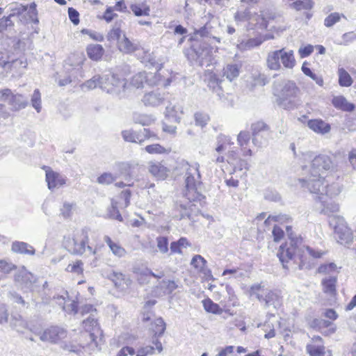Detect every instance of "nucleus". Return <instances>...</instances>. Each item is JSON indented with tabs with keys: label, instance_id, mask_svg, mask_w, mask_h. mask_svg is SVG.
I'll return each mask as SVG.
<instances>
[{
	"label": "nucleus",
	"instance_id": "obj_54",
	"mask_svg": "<svg viewBox=\"0 0 356 356\" xmlns=\"http://www.w3.org/2000/svg\"><path fill=\"white\" fill-rule=\"evenodd\" d=\"M110 279L113 282L117 287L121 286L123 283L126 282L124 275L122 273L113 272L110 275Z\"/></svg>",
	"mask_w": 356,
	"mask_h": 356
},
{
	"label": "nucleus",
	"instance_id": "obj_9",
	"mask_svg": "<svg viewBox=\"0 0 356 356\" xmlns=\"http://www.w3.org/2000/svg\"><path fill=\"white\" fill-rule=\"evenodd\" d=\"M102 78V85H100V88L107 93L118 95L125 90L127 86L125 79L115 74H106Z\"/></svg>",
	"mask_w": 356,
	"mask_h": 356
},
{
	"label": "nucleus",
	"instance_id": "obj_35",
	"mask_svg": "<svg viewBox=\"0 0 356 356\" xmlns=\"http://www.w3.org/2000/svg\"><path fill=\"white\" fill-rule=\"evenodd\" d=\"M131 11L136 16H148L149 15V7L144 3L132 4L130 7Z\"/></svg>",
	"mask_w": 356,
	"mask_h": 356
},
{
	"label": "nucleus",
	"instance_id": "obj_44",
	"mask_svg": "<svg viewBox=\"0 0 356 356\" xmlns=\"http://www.w3.org/2000/svg\"><path fill=\"white\" fill-rule=\"evenodd\" d=\"M195 124L201 127H204L210 120L208 114L202 112H197L194 115Z\"/></svg>",
	"mask_w": 356,
	"mask_h": 356
},
{
	"label": "nucleus",
	"instance_id": "obj_3",
	"mask_svg": "<svg viewBox=\"0 0 356 356\" xmlns=\"http://www.w3.org/2000/svg\"><path fill=\"white\" fill-rule=\"evenodd\" d=\"M337 164L332 156L321 154L311 161L310 168L305 178L300 179L302 187L312 194L323 193L325 175L337 170Z\"/></svg>",
	"mask_w": 356,
	"mask_h": 356
},
{
	"label": "nucleus",
	"instance_id": "obj_13",
	"mask_svg": "<svg viewBox=\"0 0 356 356\" xmlns=\"http://www.w3.org/2000/svg\"><path fill=\"white\" fill-rule=\"evenodd\" d=\"M168 99V93L156 89L144 95L143 102L145 106H159Z\"/></svg>",
	"mask_w": 356,
	"mask_h": 356
},
{
	"label": "nucleus",
	"instance_id": "obj_30",
	"mask_svg": "<svg viewBox=\"0 0 356 356\" xmlns=\"http://www.w3.org/2000/svg\"><path fill=\"white\" fill-rule=\"evenodd\" d=\"M122 136L125 141L142 144L143 138L142 134L136 132L133 130H125L122 132Z\"/></svg>",
	"mask_w": 356,
	"mask_h": 356
},
{
	"label": "nucleus",
	"instance_id": "obj_5",
	"mask_svg": "<svg viewBox=\"0 0 356 356\" xmlns=\"http://www.w3.org/2000/svg\"><path fill=\"white\" fill-rule=\"evenodd\" d=\"M186 172V190L184 196L190 202H200L204 198L201 193V175L199 170L200 165H188Z\"/></svg>",
	"mask_w": 356,
	"mask_h": 356
},
{
	"label": "nucleus",
	"instance_id": "obj_53",
	"mask_svg": "<svg viewBox=\"0 0 356 356\" xmlns=\"http://www.w3.org/2000/svg\"><path fill=\"white\" fill-rule=\"evenodd\" d=\"M161 286L165 289V292L168 294L172 293L178 287L173 280H162Z\"/></svg>",
	"mask_w": 356,
	"mask_h": 356
},
{
	"label": "nucleus",
	"instance_id": "obj_45",
	"mask_svg": "<svg viewBox=\"0 0 356 356\" xmlns=\"http://www.w3.org/2000/svg\"><path fill=\"white\" fill-rule=\"evenodd\" d=\"M31 105L36 110L38 113H40L42 108L41 106V94L38 89H35L31 96Z\"/></svg>",
	"mask_w": 356,
	"mask_h": 356
},
{
	"label": "nucleus",
	"instance_id": "obj_49",
	"mask_svg": "<svg viewBox=\"0 0 356 356\" xmlns=\"http://www.w3.org/2000/svg\"><path fill=\"white\" fill-rule=\"evenodd\" d=\"M83 262L80 260H77L74 263L70 264L66 268L67 272L74 273L76 274H81L83 273Z\"/></svg>",
	"mask_w": 356,
	"mask_h": 356
},
{
	"label": "nucleus",
	"instance_id": "obj_60",
	"mask_svg": "<svg viewBox=\"0 0 356 356\" xmlns=\"http://www.w3.org/2000/svg\"><path fill=\"white\" fill-rule=\"evenodd\" d=\"M82 33L88 35L90 38L95 41L102 42L104 39V35L97 31H91L89 29H83Z\"/></svg>",
	"mask_w": 356,
	"mask_h": 356
},
{
	"label": "nucleus",
	"instance_id": "obj_46",
	"mask_svg": "<svg viewBox=\"0 0 356 356\" xmlns=\"http://www.w3.org/2000/svg\"><path fill=\"white\" fill-rule=\"evenodd\" d=\"M302 71L305 75L311 77L314 81H315L318 86H322L323 85V78L314 74L309 67L305 65V63L302 66Z\"/></svg>",
	"mask_w": 356,
	"mask_h": 356
},
{
	"label": "nucleus",
	"instance_id": "obj_51",
	"mask_svg": "<svg viewBox=\"0 0 356 356\" xmlns=\"http://www.w3.org/2000/svg\"><path fill=\"white\" fill-rule=\"evenodd\" d=\"M108 215L109 218L122 221L123 218L117 207V204L112 202L111 207L108 210Z\"/></svg>",
	"mask_w": 356,
	"mask_h": 356
},
{
	"label": "nucleus",
	"instance_id": "obj_61",
	"mask_svg": "<svg viewBox=\"0 0 356 356\" xmlns=\"http://www.w3.org/2000/svg\"><path fill=\"white\" fill-rule=\"evenodd\" d=\"M67 298L69 300V296L67 291L64 293V295H58L54 296V299L56 300V304L59 305L63 310L66 305L65 303L67 302Z\"/></svg>",
	"mask_w": 356,
	"mask_h": 356
},
{
	"label": "nucleus",
	"instance_id": "obj_32",
	"mask_svg": "<svg viewBox=\"0 0 356 356\" xmlns=\"http://www.w3.org/2000/svg\"><path fill=\"white\" fill-rule=\"evenodd\" d=\"M86 60L83 52H75L72 54L68 58V63L74 67H81Z\"/></svg>",
	"mask_w": 356,
	"mask_h": 356
},
{
	"label": "nucleus",
	"instance_id": "obj_24",
	"mask_svg": "<svg viewBox=\"0 0 356 356\" xmlns=\"http://www.w3.org/2000/svg\"><path fill=\"white\" fill-rule=\"evenodd\" d=\"M180 212V219L187 218L190 220L193 219V214L198 211L199 209L195 204H181L177 207Z\"/></svg>",
	"mask_w": 356,
	"mask_h": 356
},
{
	"label": "nucleus",
	"instance_id": "obj_40",
	"mask_svg": "<svg viewBox=\"0 0 356 356\" xmlns=\"http://www.w3.org/2000/svg\"><path fill=\"white\" fill-rule=\"evenodd\" d=\"M290 6L298 11L310 10L313 7V2L311 0H297L293 2Z\"/></svg>",
	"mask_w": 356,
	"mask_h": 356
},
{
	"label": "nucleus",
	"instance_id": "obj_39",
	"mask_svg": "<svg viewBox=\"0 0 356 356\" xmlns=\"http://www.w3.org/2000/svg\"><path fill=\"white\" fill-rule=\"evenodd\" d=\"M103 78L99 75H95L90 79L86 81L82 84V88H86L88 90H92L96 88L97 86L100 88V85H102Z\"/></svg>",
	"mask_w": 356,
	"mask_h": 356
},
{
	"label": "nucleus",
	"instance_id": "obj_64",
	"mask_svg": "<svg viewBox=\"0 0 356 356\" xmlns=\"http://www.w3.org/2000/svg\"><path fill=\"white\" fill-rule=\"evenodd\" d=\"M272 234L274 241L276 242L280 241L284 235L283 229L277 225L274 226Z\"/></svg>",
	"mask_w": 356,
	"mask_h": 356
},
{
	"label": "nucleus",
	"instance_id": "obj_43",
	"mask_svg": "<svg viewBox=\"0 0 356 356\" xmlns=\"http://www.w3.org/2000/svg\"><path fill=\"white\" fill-rule=\"evenodd\" d=\"M165 323L164 322L162 318H158L154 321V327L153 328V332H154V336L157 337H161L165 330Z\"/></svg>",
	"mask_w": 356,
	"mask_h": 356
},
{
	"label": "nucleus",
	"instance_id": "obj_33",
	"mask_svg": "<svg viewBox=\"0 0 356 356\" xmlns=\"http://www.w3.org/2000/svg\"><path fill=\"white\" fill-rule=\"evenodd\" d=\"M148 81V76L145 72H139L131 78L130 82V86L136 88H140L143 87L145 82Z\"/></svg>",
	"mask_w": 356,
	"mask_h": 356
},
{
	"label": "nucleus",
	"instance_id": "obj_26",
	"mask_svg": "<svg viewBox=\"0 0 356 356\" xmlns=\"http://www.w3.org/2000/svg\"><path fill=\"white\" fill-rule=\"evenodd\" d=\"M118 49L120 51L125 54H130L137 49V44L131 42L124 34L121 40L118 43Z\"/></svg>",
	"mask_w": 356,
	"mask_h": 356
},
{
	"label": "nucleus",
	"instance_id": "obj_28",
	"mask_svg": "<svg viewBox=\"0 0 356 356\" xmlns=\"http://www.w3.org/2000/svg\"><path fill=\"white\" fill-rule=\"evenodd\" d=\"M241 66L236 63L227 64L223 69V75L232 81L237 78L240 73Z\"/></svg>",
	"mask_w": 356,
	"mask_h": 356
},
{
	"label": "nucleus",
	"instance_id": "obj_10",
	"mask_svg": "<svg viewBox=\"0 0 356 356\" xmlns=\"http://www.w3.org/2000/svg\"><path fill=\"white\" fill-rule=\"evenodd\" d=\"M82 324L85 331L89 333L91 345L98 347L103 339V331L100 328L97 319L91 314L83 321Z\"/></svg>",
	"mask_w": 356,
	"mask_h": 356
},
{
	"label": "nucleus",
	"instance_id": "obj_34",
	"mask_svg": "<svg viewBox=\"0 0 356 356\" xmlns=\"http://www.w3.org/2000/svg\"><path fill=\"white\" fill-rule=\"evenodd\" d=\"M122 33L120 24L116 22L108 33L106 38L110 42L117 41L118 42L122 38Z\"/></svg>",
	"mask_w": 356,
	"mask_h": 356
},
{
	"label": "nucleus",
	"instance_id": "obj_58",
	"mask_svg": "<svg viewBox=\"0 0 356 356\" xmlns=\"http://www.w3.org/2000/svg\"><path fill=\"white\" fill-rule=\"evenodd\" d=\"M145 149L149 154H163L165 152V149L159 144L147 145Z\"/></svg>",
	"mask_w": 356,
	"mask_h": 356
},
{
	"label": "nucleus",
	"instance_id": "obj_7",
	"mask_svg": "<svg viewBox=\"0 0 356 356\" xmlns=\"http://www.w3.org/2000/svg\"><path fill=\"white\" fill-rule=\"evenodd\" d=\"M250 293V296H255L260 302L264 303L266 308L270 306L277 308L282 304L281 297L277 292L264 289L260 284L251 286Z\"/></svg>",
	"mask_w": 356,
	"mask_h": 356
},
{
	"label": "nucleus",
	"instance_id": "obj_48",
	"mask_svg": "<svg viewBox=\"0 0 356 356\" xmlns=\"http://www.w3.org/2000/svg\"><path fill=\"white\" fill-rule=\"evenodd\" d=\"M252 14L250 12V8H247L243 10H238L235 15V19L238 21H248L252 18Z\"/></svg>",
	"mask_w": 356,
	"mask_h": 356
},
{
	"label": "nucleus",
	"instance_id": "obj_62",
	"mask_svg": "<svg viewBox=\"0 0 356 356\" xmlns=\"http://www.w3.org/2000/svg\"><path fill=\"white\" fill-rule=\"evenodd\" d=\"M68 15L70 21L74 24L77 25L79 23V13L74 8H68Z\"/></svg>",
	"mask_w": 356,
	"mask_h": 356
},
{
	"label": "nucleus",
	"instance_id": "obj_2",
	"mask_svg": "<svg viewBox=\"0 0 356 356\" xmlns=\"http://www.w3.org/2000/svg\"><path fill=\"white\" fill-rule=\"evenodd\" d=\"M216 30L212 22H207L199 29H195L189 38L191 46L185 51L188 60L192 65L203 66L210 62L211 56V40L220 42V38L215 35Z\"/></svg>",
	"mask_w": 356,
	"mask_h": 356
},
{
	"label": "nucleus",
	"instance_id": "obj_59",
	"mask_svg": "<svg viewBox=\"0 0 356 356\" xmlns=\"http://www.w3.org/2000/svg\"><path fill=\"white\" fill-rule=\"evenodd\" d=\"M16 268V266L13 264L12 263H8L4 260H0V271L5 273L8 274L13 270Z\"/></svg>",
	"mask_w": 356,
	"mask_h": 356
},
{
	"label": "nucleus",
	"instance_id": "obj_23",
	"mask_svg": "<svg viewBox=\"0 0 356 356\" xmlns=\"http://www.w3.org/2000/svg\"><path fill=\"white\" fill-rule=\"evenodd\" d=\"M88 57L95 61L99 60L104 54V49L101 44H91L86 48Z\"/></svg>",
	"mask_w": 356,
	"mask_h": 356
},
{
	"label": "nucleus",
	"instance_id": "obj_63",
	"mask_svg": "<svg viewBox=\"0 0 356 356\" xmlns=\"http://www.w3.org/2000/svg\"><path fill=\"white\" fill-rule=\"evenodd\" d=\"M154 353V348L151 346L142 347L138 350L136 356H147Z\"/></svg>",
	"mask_w": 356,
	"mask_h": 356
},
{
	"label": "nucleus",
	"instance_id": "obj_36",
	"mask_svg": "<svg viewBox=\"0 0 356 356\" xmlns=\"http://www.w3.org/2000/svg\"><path fill=\"white\" fill-rule=\"evenodd\" d=\"M325 349L323 345L309 344L306 346V350L309 356H325Z\"/></svg>",
	"mask_w": 356,
	"mask_h": 356
},
{
	"label": "nucleus",
	"instance_id": "obj_16",
	"mask_svg": "<svg viewBox=\"0 0 356 356\" xmlns=\"http://www.w3.org/2000/svg\"><path fill=\"white\" fill-rule=\"evenodd\" d=\"M46 181L49 189L53 190L65 184V179L59 173L51 170L49 168L46 170Z\"/></svg>",
	"mask_w": 356,
	"mask_h": 356
},
{
	"label": "nucleus",
	"instance_id": "obj_12",
	"mask_svg": "<svg viewBox=\"0 0 356 356\" xmlns=\"http://www.w3.org/2000/svg\"><path fill=\"white\" fill-rule=\"evenodd\" d=\"M67 330L59 326H51L45 329L40 336V339L44 342L58 343L67 337Z\"/></svg>",
	"mask_w": 356,
	"mask_h": 356
},
{
	"label": "nucleus",
	"instance_id": "obj_41",
	"mask_svg": "<svg viewBox=\"0 0 356 356\" xmlns=\"http://www.w3.org/2000/svg\"><path fill=\"white\" fill-rule=\"evenodd\" d=\"M337 278L335 277H330L328 279H325L322 281L325 293L333 294L336 291Z\"/></svg>",
	"mask_w": 356,
	"mask_h": 356
},
{
	"label": "nucleus",
	"instance_id": "obj_29",
	"mask_svg": "<svg viewBox=\"0 0 356 356\" xmlns=\"http://www.w3.org/2000/svg\"><path fill=\"white\" fill-rule=\"evenodd\" d=\"M104 241L108 245L113 254L118 257L125 256L127 252L124 248L118 243L113 242L108 236L104 237Z\"/></svg>",
	"mask_w": 356,
	"mask_h": 356
},
{
	"label": "nucleus",
	"instance_id": "obj_19",
	"mask_svg": "<svg viewBox=\"0 0 356 356\" xmlns=\"http://www.w3.org/2000/svg\"><path fill=\"white\" fill-rule=\"evenodd\" d=\"M204 81L207 83L208 87L218 94V96L221 95L222 88L221 83L222 80L220 79L218 76L212 72H207L205 74Z\"/></svg>",
	"mask_w": 356,
	"mask_h": 356
},
{
	"label": "nucleus",
	"instance_id": "obj_8",
	"mask_svg": "<svg viewBox=\"0 0 356 356\" xmlns=\"http://www.w3.org/2000/svg\"><path fill=\"white\" fill-rule=\"evenodd\" d=\"M329 225L334 229V237L339 243L348 246L353 243V232L346 225L343 217H331L329 220Z\"/></svg>",
	"mask_w": 356,
	"mask_h": 356
},
{
	"label": "nucleus",
	"instance_id": "obj_56",
	"mask_svg": "<svg viewBox=\"0 0 356 356\" xmlns=\"http://www.w3.org/2000/svg\"><path fill=\"white\" fill-rule=\"evenodd\" d=\"M157 247L161 253H166L168 251V240L165 236L156 238Z\"/></svg>",
	"mask_w": 356,
	"mask_h": 356
},
{
	"label": "nucleus",
	"instance_id": "obj_11",
	"mask_svg": "<svg viewBox=\"0 0 356 356\" xmlns=\"http://www.w3.org/2000/svg\"><path fill=\"white\" fill-rule=\"evenodd\" d=\"M269 129V127L262 121H258L252 124V140L255 146L260 147L266 144Z\"/></svg>",
	"mask_w": 356,
	"mask_h": 356
},
{
	"label": "nucleus",
	"instance_id": "obj_14",
	"mask_svg": "<svg viewBox=\"0 0 356 356\" xmlns=\"http://www.w3.org/2000/svg\"><path fill=\"white\" fill-rule=\"evenodd\" d=\"M317 198L321 203L320 213L331 217L337 216L333 213H337L339 210V206L331 197L323 195V193L316 194Z\"/></svg>",
	"mask_w": 356,
	"mask_h": 356
},
{
	"label": "nucleus",
	"instance_id": "obj_47",
	"mask_svg": "<svg viewBox=\"0 0 356 356\" xmlns=\"http://www.w3.org/2000/svg\"><path fill=\"white\" fill-rule=\"evenodd\" d=\"M202 304L204 309L213 314H217L219 311V306L218 304L214 303L211 299L207 298L202 300Z\"/></svg>",
	"mask_w": 356,
	"mask_h": 356
},
{
	"label": "nucleus",
	"instance_id": "obj_18",
	"mask_svg": "<svg viewBox=\"0 0 356 356\" xmlns=\"http://www.w3.org/2000/svg\"><path fill=\"white\" fill-rule=\"evenodd\" d=\"M307 126L315 133L322 135L327 134L331 129L330 124L321 119L309 120L307 121Z\"/></svg>",
	"mask_w": 356,
	"mask_h": 356
},
{
	"label": "nucleus",
	"instance_id": "obj_52",
	"mask_svg": "<svg viewBox=\"0 0 356 356\" xmlns=\"http://www.w3.org/2000/svg\"><path fill=\"white\" fill-rule=\"evenodd\" d=\"M207 264L206 259L200 254L195 255L191 260V264L194 268L202 270Z\"/></svg>",
	"mask_w": 356,
	"mask_h": 356
},
{
	"label": "nucleus",
	"instance_id": "obj_6",
	"mask_svg": "<svg viewBox=\"0 0 356 356\" xmlns=\"http://www.w3.org/2000/svg\"><path fill=\"white\" fill-rule=\"evenodd\" d=\"M88 229L83 228L74 234L72 238H67L64 245L67 250L74 254H83L86 251L90 254H95L92 248L88 243Z\"/></svg>",
	"mask_w": 356,
	"mask_h": 356
},
{
	"label": "nucleus",
	"instance_id": "obj_27",
	"mask_svg": "<svg viewBox=\"0 0 356 356\" xmlns=\"http://www.w3.org/2000/svg\"><path fill=\"white\" fill-rule=\"evenodd\" d=\"M282 54H280V60L284 67L288 69H292L296 64V60L293 56V52L292 50L285 51L284 49H280Z\"/></svg>",
	"mask_w": 356,
	"mask_h": 356
},
{
	"label": "nucleus",
	"instance_id": "obj_50",
	"mask_svg": "<svg viewBox=\"0 0 356 356\" xmlns=\"http://www.w3.org/2000/svg\"><path fill=\"white\" fill-rule=\"evenodd\" d=\"M165 116L168 120L175 122L179 123L180 122V118L177 116L175 106H167L165 111Z\"/></svg>",
	"mask_w": 356,
	"mask_h": 356
},
{
	"label": "nucleus",
	"instance_id": "obj_4",
	"mask_svg": "<svg viewBox=\"0 0 356 356\" xmlns=\"http://www.w3.org/2000/svg\"><path fill=\"white\" fill-rule=\"evenodd\" d=\"M300 89L296 83L289 80H283L274 84V95L277 97V105L284 109H293L298 103L297 98Z\"/></svg>",
	"mask_w": 356,
	"mask_h": 356
},
{
	"label": "nucleus",
	"instance_id": "obj_15",
	"mask_svg": "<svg viewBox=\"0 0 356 356\" xmlns=\"http://www.w3.org/2000/svg\"><path fill=\"white\" fill-rule=\"evenodd\" d=\"M14 280L22 289H29L32 287L33 284L35 283V278L31 273L29 272L23 266L15 275Z\"/></svg>",
	"mask_w": 356,
	"mask_h": 356
},
{
	"label": "nucleus",
	"instance_id": "obj_38",
	"mask_svg": "<svg viewBox=\"0 0 356 356\" xmlns=\"http://www.w3.org/2000/svg\"><path fill=\"white\" fill-rule=\"evenodd\" d=\"M76 207L74 202H65L60 209V215L65 219L70 218L73 213V210Z\"/></svg>",
	"mask_w": 356,
	"mask_h": 356
},
{
	"label": "nucleus",
	"instance_id": "obj_20",
	"mask_svg": "<svg viewBox=\"0 0 356 356\" xmlns=\"http://www.w3.org/2000/svg\"><path fill=\"white\" fill-rule=\"evenodd\" d=\"M332 104L337 109L346 112H352L355 110L354 104L348 102L342 95L335 96L332 99Z\"/></svg>",
	"mask_w": 356,
	"mask_h": 356
},
{
	"label": "nucleus",
	"instance_id": "obj_17",
	"mask_svg": "<svg viewBox=\"0 0 356 356\" xmlns=\"http://www.w3.org/2000/svg\"><path fill=\"white\" fill-rule=\"evenodd\" d=\"M8 103L10 106L11 111H19L28 106L29 101L28 99L22 95L18 93L13 94L12 92Z\"/></svg>",
	"mask_w": 356,
	"mask_h": 356
},
{
	"label": "nucleus",
	"instance_id": "obj_25",
	"mask_svg": "<svg viewBox=\"0 0 356 356\" xmlns=\"http://www.w3.org/2000/svg\"><path fill=\"white\" fill-rule=\"evenodd\" d=\"M149 172L159 179H163L167 176V168L159 162H150Z\"/></svg>",
	"mask_w": 356,
	"mask_h": 356
},
{
	"label": "nucleus",
	"instance_id": "obj_57",
	"mask_svg": "<svg viewBox=\"0 0 356 356\" xmlns=\"http://www.w3.org/2000/svg\"><path fill=\"white\" fill-rule=\"evenodd\" d=\"M134 120L136 123L140 124L143 126H147L152 122V118L147 115H136Z\"/></svg>",
	"mask_w": 356,
	"mask_h": 356
},
{
	"label": "nucleus",
	"instance_id": "obj_21",
	"mask_svg": "<svg viewBox=\"0 0 356 356\" xmlns=\"http://www.w3.org/2000/svg\"><path fill=\"white\" fill-rule=\"evenodd\" d=\"M12 250L14 252L29 255H33L35 250L33 246L22 241H15L12 243Z\"/></svg>",
	"mask_w": 356,
	"mask_h": 356
},
{
	"label": "nucleus",
	"instance_id": "obj_22",
	"mask_svg": "<svg viewBox=\"0 0 356 356\" xmlns=\"http://www.w3.org/2000/svg\"><path fill=\"white\" fill-rule=\"evenodd\" d=\"M280 54H282V51H280V49L268 53L266 63L267 66L270 70H279L281 68Z\"/></svg>",
	"mask_w": 356,
	"mask_h": 356
},
{
	"label": "nucleus",
	"instance_id": "obj_1",
	"mask_svg": "<svg viewBox=\"0 0 356 356\" xmlns=\"http://www.w3.org/2000/svg\"><path fill=\"white\" fill-rule=\"evenodd\" d=\"M286 232L289 241L282 244L277 252V257L284 268L288 269L286 264L293 259L295 263L298 264V269L309 268L308 254L316 259L320 258L323 255V252L314 250L303 244L302 238L300 236H296L293 232L291 226L286 227Z\"/></svg>",
	"mask_w": 356,
	"mask_h": 356
},
{
	"label": "nucleus",
	"instance_id": "obj_55",
	"mask_svg": "<svg viewBox=\"0 0 356 356\" xmlns=\"http://www.w3.org/2000/svg\"><path fill=\"white\" fill-rule=\"evenodd\" d=\"M341 19V15L338 13H332L329 15L324 20V24L327 27H331Z\"/></svg>",
	"mask_w": 356,
	"mask_h": 356
},
{
	"label": "nucleus",
	"instance_id": "obj_31",
	"mask_svg": "<svg viewBox=\"0 0 356 356\" xmlns=\"http://www.w3.org/2000/svg\"><path fill=\"white\" fill-rule=\"evenodd\" d=\"M339 84L342 87H349L353 84V79L349 73L343 68L338 70Z\"/></svg>",
	"mask_w": 356,
	"mask_h": 356
},
{
	"label": "nucleus",
	"instance_id": "obj_37",
	"mask_svg": "<svg viewBox=\"0 0 356 356\" xmlns=\"http://www.w3.org/2000/svg\"><path fill=\"white\" fill-rule=\"evenodd\" d=\"M325 191H323V195L326 197H334L338 195L341 191V186L338 183H333L331 185L325 184Z\"/></svg>",
	"mask_w": 356,
	"mask_h": 356
},
{
	"label": "nucleus",
	"instance_id": "obj_42",
	"mask_svg": "<svg viewBox=\"0 0 356 356\" xmlns=\"http://www.w3.org/2000/svg\"><path fill=\"white\" fill-rule=\"evenodd\" d=\"M117 179V177L111 172H104L99 175L97 179V182L101 185H109L113 183Z\"/></svg>",
	"mask_w": 356,
	"mask_h": 356
}]
</instances>
